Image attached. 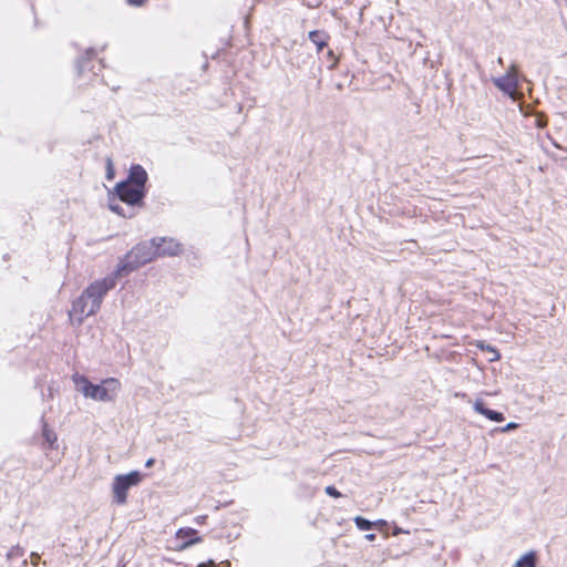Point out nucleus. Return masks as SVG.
<instances>
[{
	"label": "nucleus",
	"mask_w": 567,
	"mask_h": 567,
	"mask_svg": "<svg viewBox=\"0 0 567 567\" xmlns=\"http://www.w3.org/2000/svg\"><path fill=\"white\" fill-rule=\"evenodd\" d=\"M121 268L103 279L93 281L79 298H76L69 311L70 320L73 324L80 326L85 318L95 315L102 305L103 298L116 285V279L121 276Z\"/></svg>",
	"instance_id": "1"
},
{
	"label": "nucleus",
	"mask_w": 567,
	"mask_h": 567,
	"mask_svg": "<svg viewBox=\"0 0 567 567\" xmlns=\"http://www.w3.org/2000/svg\"><path fill=\"white\" fill-rule=\"evenodd\" d=\"M71 379L78 393L95 402H114L122 391V383L116 378H106L100 383H92L87 377L76 372Z\"/></svg>",
	"instance_id": "2"
},
{
	"label": "nucleus",
	"mask_w": 567,
	"mask_h": 567,
	"mask_svg": "<svg viewBox=\"0 0 567 567\" xmlns=\"http://www.w3.org/2000/svg\"><path fill=\"white\" fill-rule=\"evenodd\" d=\"M156 239L142 243L134 247L127 255V264L120 266L117 269L123 271L133 270L157 258Z\"/></svg>",
	"instance_id": "3"
},
{
	"label": "nucleus",
	"mask_w": 567,
	"mask_h": 567,
	"mask_svg": "<svg viewBox=\"0 0 567 567\" xmlns=\"http://www.w3.org/2000/svg\"><path fill=\"white\" fill-rule=\"evenodd\" d=\"M142 481V475L137 471H133L126 475H117L113 483V497L116 504H124L127 498L130 487L137 485Z\"/></svg>",
	"instance_id": "4"
},
{
	"label": "nucleus",
	"mask_w": 567,
	"mask_h": 567,
	"mask_svg": "<svg viewBox=\"0 0 567 567\" xmlns=\"http://www.w3.org/2000/svg\"><path fill=\"white\" fill-rule=\"evenodd\" d=\"M494 85L513 100L517 99L518 71L515 64H512L503 76L493 79Z\"/></svg>",
	"instance_id": "5"
},
{
	"label": "nucleus",
	"mask_w": 567,
	"mask_h": 567,
	"mask_svg": "<svg viewBox=\"0 0 567 567\" xmlns=\"http://www.w3.org/2000/svg\"><path fill=\"white\" fill-rule=\"evenodd\" d=\"M115 190L120 200L126 203L130 206L138 204L144 196V190L142 188L136 187L127 181L118 183L115 187Z\"/></svg>",
	"instance_id": "6"
},
{
	"label": "nucleus",
	"mask_w": 567,
	"mask_h": 567,
	"mask_svg": "<svg viewBox=\"0 0 567 567\" xmlns=\"http://www.w3.org/2000/svg\"><path fill=\"white\" fill-rule=\"evenodd\" d=\"M175 539L177 542V550H184L192 545L202 543V537L198 536V532L192 527L177 529Z\"/></svg>",
	"instance_id": "7"
},
{
	"label": "nucleus",
	"mask_w": 567,
	"mask_h": 567,
	"mask_svg": "<svg viewBox=\"0 0 567 567\" xmlns=\"http://www.w3.org/2000/svg\"><path fill=\"white\" fill-rule=\"evenodd\" d=\"M156 250L158 257L175 256L181 251V245L173 238H158Z\"/></svg>",
	"instance_id": "8"
},
{
	"label": "nucleus",
	"mask_w": 567,
	"mask_h": 567,
	"mask_svg": "<svg viewBox=\"0 0 567 567\" xmlns=\"http://www.w3.org/2000/svg\"><path fill=\"white\" fill-rule=\"evenodd\" d=\"M147 179L146 171L141 165H134L131 167L127 182L140 187L144 190V185Z\"/></svg>",
	"instance_id": "9"
},
{
	"label": "nucleus",
	"mask_w": 567,
	"mask_h": 567,
	"mask_svg": "<svg viewBox=\"0 0 567 567\" xmlns=\"http://www.w3.org/2000/svg\"><path fill=\"white\" fill-rule=\"evenodd\" d=\"M474 410L477 413L484 415L488 421H492V422H503L504 421L502 413L486 408L482 401H476L474 403Z\"/></svg>",
	"instance_id": "10"
},
{
	"label": "nucleus",
	"mask_w": 567,
	"mask_h": 567,
	"mask_svg": "<svg viewBox=\"0 0 567 567\" xmlns=\"http://www.w3.org/2000/svg\"><path fill=\"white\" fill-rule=\"evenodd\" d=\"M537 555L535 551L524 554L516 563L515 567H536Z\"/></svg>",
	"instance_id": "11"
},
{
	"label": "nucleus",
	"mask_w": 567,
	"mask_h": 567,
	"mask_svg": "<svg viewBox=\"0 0 567 567\" xmlns=\"http://www.w3.org/2000/svg\"><path fill=\"white\" fill-rule=\"evenodd\" d=\"M309 39L317 47L318 51H321L327 45L328 37L324 32L311 31L309 33Z\"/></svg>",
	"instance_id": "12"
},
{
	"label": "nucleus",
	"mask_w": 567,
	"mask_h": 567,
	"mask_svg": "<svg viewBox=\"0 0 567 567\" xmlns=\"http://www.w3.org/2000/svg\"><path fill=\"white\" fill-rule=\"evenodd\" d=\"M477 347L483 350V351H487L488 353L492 354V357L488 359L491 362H495V361H498L501 359V354L499 352L492 346L489 344H484L483 342H480L477 344Z\"/></svg>",
	"instance_id": "13"
},
{
	"label": "nucleus",
	"mask_w": 567,
	"mask_h": 567,
	"mask_svg": "<svg viewBox=\"0 0 567 567\" xmlns=\"http://www.w3.org/2000/svg\"><path fill=\"white\" fill-rule=\"evenodd\" d=\"M354 523H355V526L360 530H369L373 526V523H371L370 520H368V519H365L364 517H361V516H357L354 518Z\"/></svg>",
	"instance_id": "14"
},
{
	"label": "nucleus",
	"mask_w": 567,
	"mask_h": 567,
	"mask_svg": "<svg viewBox=\"0 0 567 567\" xmlns=\"http://www.w3.org/2000/svg\"><path fill=\"white\" fill-rule=\"evenodd\" d=\"M43 435L45 440L49 442L50 447L56 442V434L49 427H44Z\"/></svg>",
	"instance_id": "15"
},
{
	"label": "nucleus",
	"mask_w": 567,
	"mask_h": 567,
	"mask_svg": "<svg viewBox=\"0 0 567 567\" xmlns=\"http://www.w3.org/2000/svg\"><path fill=\"white\" fill-rule=\"evenodd\" d=\"M109 206H110V209L115 212L116 214L124 216V217L127 216V214H125L123 212L122 207L120 206L118 203H116L115 199H111ZM128 216H132V214H128Z\"/></svg>",
	"instance_id": "16"
},
{
	"label": "nucleus",
	"mask_w": 567,
	"mask_h": 567,
	"mask_svg": "<svg viewBox=\"0 0 567 567\" xmlns=\"http://www.w3.org/2000/svg\"><path fill=\"white\" fill-rule=\"evenodd\" d=\"M326 493L333 498L341 497V493L332 485L326 487Z\"/></svg>",
	"instance_id": "17"
},
{
	"label": "nucleus",
	"mask_w": 567,
	"mask_h": 567,
	"mask_svg": "<svg viewBox=\"0 0 567 567\" xmlns=\"http://www.w3.org/2000/svg\"><path fill=\"white\" fill-rule=\"evenodd\" d=\"M106 169H107V172H106L107 179H113L114 178V168H113V163L110 158L106 162Z\"/></svg>",
	"instance_id": "18"
},
{
	"label": "nucleus",
	"mask_w": 567,
	"mask_h": 567,
	"mask_svg": "<svg viewBox=\"0 0 567 567\" xmlns=\"http://www.w3.org/2000/svg\"><path fill=\"white\" fill-rule=\"evenodd\" d=\"M546 124H547L546 120H544L542 116H537V117H536L535 125H536L537 127L543 128V127H545V126H546Z\"/></svg>",
	"instance_id": "19"
},
{
	"label": "nucleus",
	"mask_w": 567,
	"mask_h": 567,
	"mask_svg": "<svg viewBox=\"0 0 567 567\" xmlns=\"http://www.w3.org/2000/svg\"><path fill=\"white\" fill-rule=\"evenodd\" d=\"M206 520H207V515H199L195 518V522L198 524V525H204L206 524Z\"/></svg>",
	"instance_id": "20"
},
{
	"label": "nucleus",
	"mask_w": 567,
	"mask_h": 567,
	"mask_svg": "<svg viewBox=\"0 0 567 567\" xmlns=\"http://www.w3.org/2000/svg\"><path fill=\"white\" fill-rule=\"evenodd\" d=\"M130 4L142 6L145 0H127Z\"/></svg>",
	"instance_id": "21"
},
{
	"label": "nucleus",
	"mask_w": 567,
	"mask_h": 567,
	"mask_svg": "<svg viewBox=\"0 0 567 567\" xmlns=\"http://www.w3.org/2000/svg\"><path fill=\"white\" fill-rule=\"evenodd\" d=\"M154 462H155L154 458H150V460L146 461L145 466L146 467H151V466H153Z\"/></svg>",
	"instance_id": "22"
},
{
	"label": "nucleus",
	"mask_w": 567,
	"mask_h": 567,
	"mask_svg": "<svg viewBox=\"0 0 567 567\" xmlns=\"http://www.w3.org/2000/svg\"><path fill=\"white\" fill-rule=\"evenodd\" d=\"M547 137L551 141L553 145L557 148H560L559 144H557L551 137L550 135L547 134Z\"/></svg>",
	"instance_id": "23"
},
{
	"label": "nucleus",
	"mask_w": 567,
	"mask_h": 567,
	"mask_svg": "<svg viewBox=\"0 0 567 567\" xmlns=\"http://www.w3.org/2000/svg\"><path fill=\"white\" fill-rule=\"evenodd\" d=\"M365 538L368 540H374L375 539V535L374 534H369V535L365 536Z\"/></svg>",
	"instance_id": "24"
},
{
	"label": "nucleus",
	"mask_w": 567,
	"mask_h": 567,
	"mask_svg": "<svg viewBox=\"0 0 567 567\" xmlns=\"http://www.w3.org/2000/svg\"><path fill=\"white\" fill-rule=\"evenodd\" d=\"M197 567H214V564L210 563L209 565L207 564H199Z\"/></svg>",
	"instance_id": "25"
},
{
	"label": "nucleus",
	"mask_w": 567,
	"mask_h": 567,
	"mask_svg": "<svg viewBox=\"0 0 567 567\" xmlns=\"http://www.w3.org/2000/svg\"><path fill=\"white\" fill-rule=\"evenodd\" d=\"M512 429H513V427H509V426L501 427V430H502L503 432H506V431L512 430Z\"/></svg>",
	"instance_id": "26"
},
{
	"label": "nucleus",
	"mask_w": 567,
	"mask_h": 567,
	"mask_svg": "<svg viewBox=\"0 0 567 567\" xmlns=\"http://www.w3.org/2000/svg\"><path fill=\"white\" fill-rule=\"evenodd\" d=\"M32 558H33V560H37V559H39V555L38 554H32Z\"/></svg>",
	"instance_id": "27"
},
{
	"label": "nucleus",
	"mask_w": 567,
	"mask_h": 567,
	"mask_svg": "<svg viewBox=\"0 0 567 567\" xmlns=\"http://www.w3.org/2000/svg\"><path fill=\"white\" fill-rule=\"evenodd\" d=\"M32 558H33V560H37V559H39V555L38 554H32Z\"/></svg>",
	"instance_id": "28"
},
{
	"label": "nucleus",
	"mask_w": 567,
	"mask_h": 567,
	"mask_svg": "<svg viewBox=\"0 0 567 567\" xmlns=\"http://www.w3.org/2000/svg\"><path fill=\"white\" fill-rule=\"evenodd\" d=\"M506 425L513 426V425H517V424H516V423H514V422H509V423H507Z\"/></svg>",
	"instance_id": "29"
}]
</instances>
